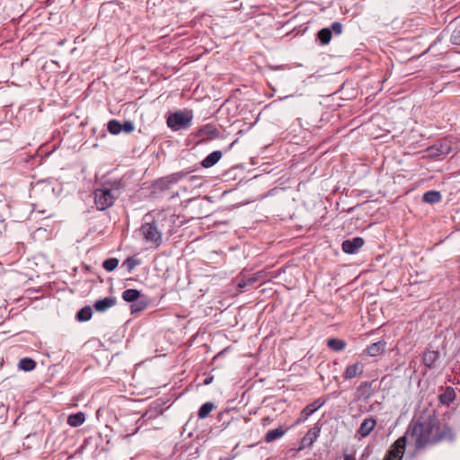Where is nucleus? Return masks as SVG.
Here are the masks:
<instances>
[{"label": "nucleus", "mask_w": 460, "mask_h": 460, "mask_svg": "<svg viewBox=\"0 0 460 460\" xmlns=\"http://www.w3.org/2000/svg\"><path fill=\"white\" fill-rule=\"evenodd\" d=\"M408 438L414 441L417 449H420L444 439L453 440L454 435L451 428L440 426L434 414L420 415L416 420H411L405 434L391 445L383 460H402Z\"/></svg>", "instance_id": "f257e3e1"}, {"label": "nucleus", "mask_w": 460, "mask_h": 460, "mask_svg": "<svg viewBox=\"0 0 460 460\" xmlns=\"http://www.w3.org/2000/svg\"><path fill=\"white\" fill-rule=\"evenodd\" d=\"M172 223H174L173 215L167 216L160 213L153 222L142 225L141 232L146 242L154 243L158 247L162 243V233L165 230L166 225L169 227L168 233L172 234V230L170 229Z\"/></svg>", "instance_id": "f03ea898"}, {"label": "nucleus", "mask_w": 460, "mask_h": 460, "mask_svg": "<svg viewBox=\"0 0 460 460\" xmlns=\"http://www.w3.org/2000/svg\"><path fill=\"white\" fill-rule=\"evenodd\" d=\"M94 203L100 211H104L111 208L115 200L120 195L119 183H104L101 188H97L94 192Z\"/></svg>", "instance_id": "7ed1b4c3"}, {"label": "nucleus", "mask_w": 460, "mask_h": 460, "mask_svg": "<svg viewBox=\"0 0 460 460\" xmlns=\"http://www.w3.org/2000/svg\"><path fill=\"white\" fill-rule=\"evenodd\" d=\"M193 111L191 110L177 111L170 113L166 124L173 131L188 129L191 126Z\"/></svg>", "instance_id": "20e7f679"}, {"label": "nucleus", "mask_w": 460, "mask_h": 460, "mask_svg": "<svg viewBox=\"0 0 460 460\" xmlns=\"http://www.w3.org/2000/svg\"><path fill=\"white\" fill-rule=\"evenodd\" d=\"M343 31V25L340 22H334L332 23L331 28H323L316 34V40L321 45H327L330 43L332 34L341 35Z\"/></svg>", "instance_id": "39448f33"}, {"label": "nucleus", "mask_w": 460, "mask_h": 460, "mask_svg": "<svg viewBox=\"0 0 460 460\" xmlns=\"http://www.w3.org/2000/svg\"><path fill=\"white\" fill-rule=\"evenodd\" d=\"M364 239L357 236L352 239L344 240L341 243V249L345 253L355 254L364 245Z\"/></svg>", "instance_id": "423d86ee"}, {"label": "nucleus", "mask_w": 460, "mask_h": 460, "mask_svg": "<svg viewBox=\"0 0 460 460\" xmlns=\"http://www.w3.org/2000/svg\"><path fill=\"white\" fill-rule=\"evenodd\" d=\"M324 402V401L317 399L312 403L306 405L300 412V417L296 420L295 424L298 425L305 422L314 412L320 409Z\"/></svg>", "instance_id": "0eeeda50"}, {"label": "nucleus", "mask_w": 460, "mask_h": 460, "mask_svg": "<svg viewBox=\"0 0 460 460\" xmlns=\"http://www.w3.org/2000/svg\"><path fill=\"white\" fill-rule=\"evenodd\" d=\"M218 135L219 132L216 126L210 123L204 125L195 133V137H203V139H214Z\"/></svg>", "instance_id": "6e6552de"}, {"label": "nucleus", "mask_w": 460, "mask_h": 460, "mask_svg": "<svg viewBox=\"0 0 460 460\" xmlns=\"http://www.w3.org/2000/svg\"><path fill=\"white\" fill-rule=\"evenodd\" d=\"M374 381L371 382H362L357 387V398L358 400H363L365 402L368 401L373 395L372 385Z\"/></svg>", "instance_id": "1a4fd4ad"}, {"label": "nucleus", "mask_w": 460, "mask_h": 460, "mask_svg": "<svg viewBox=\"0 0 460 460\" xmlns=\"http://www.w3.org/2000/svg\"><path fill=\"white\" fill-rule=\"evenodd\" d=\"M321 426L317 422L314 426L310 429L307 433L302 438V447H311L320 435Z\"/></svg>", "instance_id": "9d476101"}, {"label": "nucleus", "mask_w": 460, "mask_h": 460, "mask_svg": "<svg viewBox=\"0 0 460 460\" xmlns=\"http://www.w3.org/2000/svg\"><path fill=\"white\" fill-rule=\"evenodd\" d=\"M259 280V273H253L252 275H241L237 279V288L243 292L247 288L252 286Z\"/></svg>", "instance_id": "9b49d317"}, {"label": "nucleus", "mask_w": 460, "mask_h": 460, "mask_svg": "<svg viewBox=\"0 0 460 460\" xmlns=\"http://www.w3.org/2000/svg\"><path fill=\"white\" fill-rule=\"evenodd\" d=\"M187 174L188 172H178L171 175H168L164 178L160 179L159 186L161 188L168 189L171 185L176 184L178 181H180Z\"/></svg>", "instance_id": "f8f14e48"}, {"label": "nucleus", "mask_w": 460, "mask_h": 460, "mask_svg": "<svg viewBox=\"0 0 460 460\" xmlns=\"http://www.w3.org/2000/svg\"><path fill=\"white\" fill-rule=\"evenodd\" d=\"M117 304V298L115 296H108L102 299L96 300L93 304V308L96 312L103 313L109 308L114 306Z\"/></svg>", "instance_id": "ddd939ff"}, {"label": "nucleus", "mask_w": 460, "mask_h": 460, "mask_svg": "<svg viewBox=\"0 0 460 460\" xmlns=\"http://www.w3.org/2000/svg\"><path fill=\"white\" fill-rule=\"evenodd\" d=\"M364 364L360 361L349 365L343 373L344 379H352L360 376L364 371Z\"/></svg>", "instance_id": "4468645a"}, {"label": "nucleus", "mask_w": 460, "mask_h": 460, "mask_svg": "<svg viewBox=\"0 0 460 460\" xmlns=\"http://www.w3.org/2000/svg\"><path fill=\"white\" fill-rule=\"evenodd\" d=\"M386 348V341L384 340L378 341L367 346L365 349V353L369 357H376L382 354Z\"/></svg>", "instance_id": "2eb2a0df"}, {"label": "nucleus", "mask_w": 460, "mask_h": 460, "mask_svg": "<svg viewBox=\"0 0 460 460\" xmlns=\"http://www.w3.org/2000/svg\"><path fill=\"white\" fill-rule=\"evenodd\" d=\"M376 425V422L374 418H367L361 422L358 429V434L360 437L365 438L370 434V432L375 429Z\"/></svg>", "instance_id": "dca6fc26"}, {"label": "nucleus", "mask_w": 460, "mask_h": 460, "mask_svg": "<svg viewBox=\"0 0 460 460\" xmlns=\"http://www.w3.org/2000/svg\"><path fill=\"white\" fill-rule=\"evenodd\" d=\"M439 352L437 350H428L423 354L422 362L429 369L436 367V363L439 359Z\"/></svg>", "instance_id": "f3484780"}, {"label": "nucleus", "mask_w": 460, "mask_h": 460, "mask_svg": "<svg viewBox=\"0 0 460 460\" xmlns=\"http://www.w3.org/2000/svg\"><path fill=\"white\" fill-rule=\"evenodd\" d=\"M163 414V409L156 406L149 408L142 416L139 418L138 422L147 423L148 421L156 419Z\"/></svg>", "instance_id": "a211bd4d"}, {"label": "nucleus", "mask_w": 460, "mask_h": 460, "mask_svg": "<svg viewBox=\"0 0 460 460\" xmlns=\"http://www.w3.org/2000/svg\"><path fill=\"white\" fill-rule=\"evenodd\" d=\"M430 155L439 156L448 155L451 151V147L447 143H439L428 148Z\"/></svg>", "instance_id": "6ab92c4d"}, {"label": "nucleus", "mask_w": 460, "mask_h": 460, "mask_svg": "<svg viewBox=\"0 0 460 460\" xmlns=\"http://www.w3.org/2000/svg\"><path fill=\"white\" fill-rule=\"evenodd\" d=\"M222 157V152L219 150L213 151L207 155L200 163L204 168H210L214 166Z\"/></svg>", "instance_id": "aec40b11"}, {"label": "nucleus", "mask_w": 460, "mask_h": 460, "mask_svg": "<svg viewBox=\"0 0 460 460\" xmlns=\"http://www.w3.org/2000/svg\"><path fill=\"white\" fill-rule=\"evenodd\" d=\"M439 402L444 405H449L456 398L455 389L451 386H447L442 394L438 396Z\"/></svg>", "instance_id": "412c9836"}, {"label": "nucleus", "mask_w": 460, "mask_h": 460, "mask_svg": "<svg viewBox=\"0 0 460 460\" xmlns=\"http://www.w3.org/2000/svg\"><path fill=\"white\" fill-rule=\"evenodd\" d=\"M442 199V195L438 190H429L422 196V200L428 204H437Z\"/></svg>", "instance_id": "4be33fe9"}, {"label": "nucleus", "mask_w": 460, "mask_h": 460, "mask_svg": "<svg viewBox=\"0 0 460 460\" xmlns=\"http://www.w3.org/2000/svg\"><path fill=\"white\" fill-rule=\"evenodd\" d=\"M346 341L341 339L331 338L327 340L328 348L336 352L342 351L346 348Z\"/></svg>", "instance_id": "5701e85b"}, {"label": "nucleus", "mask_w": 460, "mask_h": 460, "mask_svg": "<svg viewBox=\"0 0 460 460\" xmlns=\"http://www.w3.org/2000/svg\"><path fill=\"white\" fill-rule=\"evenodd\" d=\"M85 420V415L84 412L79 411L74 414H70L67 418V424L71 427H79Z\"/></svg>", "instance_id": "b1692460"}, {"label": "nucleus", "mask_w": 460, "mask_h": 460, "mask_svg": "<svg viewBox=\"0 0 460 460\" xmlns=\"http://www.w3.org/2000/svg\"><path fill=\"white\" fill-rule=\"evenodd\" d=\"M121 296H122L123 300H125L126 302H129V303L133 304L138 298H140L141 292L137 289L129 288V289H126L125 291H123Z\"/></svg>", "instance_id": "393cba45"}, {"label": "nucleus", "mask_w": 460, "mask_h": 460, "mask_svg": "<svg viewBox=\"0 0 460 460\" xmlns=\"http://www.w3.org/2000/svg\"><path fill=\"white\" fill-rule=\"evenodd\" d=\"M286 430L282 429V427H279L274 429L269 430L265 435V441L267 443H270L276 439L280 438L284 436Z\"/></svg>", "instance_id": "a878e982"}, {"label": "nucleus", "mask_w": 460, "mask_h": 460, "mask_svg": "<svg viewBox=\"0 0 460 460\" xmlns=\"http://www.w3.org/2000/svg\"><path fill=\"white\" fill-rule=\"evenodd\" d=\"M92 307L89 305H85L76 313L75 319L79 322H86L92 318Z\"/></svg>", "instance_id": "bb28decb"}, {"label": "nucleus", "mask_w": 460, "mask_h": 460, "mask_svg": "<svg viewBox=\"0 0 460 460\" xmlns=\"http://www.w3.org/2000/svg\"><path fill=\"white\" fill-rule=\"evenodd\" d=\"M18 367L21 370L25 372H29L33 370L36 367V362L31 358H23L20 359L18 363Z\"/></svg>", "instance_id": "cd10ccee"}, {"label": "nucleus", "mask_w": 460, "mask_h": 460, "mask_svg": "<svg viewBox=\"0 0 460 460\" xmlns=\"http://www.w3.org/2000/svg\"><path fill=\"white\" fill-rule=\"evenodd\" d=\"M214 408L215 404L212 402H207L203 403L198 411V417L199 419L207 418Z\"/></svg>", "instance_id": "c85d7f7f"}, {"label": "nucleus", "mask_w": 460, "mask_h": 460, "mask_svg": "<svg viewBox=\"0 0 460 460\" xmlns=\"http://www.w3.org/2000/svg\"><path fill=\"white\" fill-rule=\"evenodd\" d=\"M450 41L454 45L460 46V17L459 20L455 23L454 30L451 33Z\"/></svg>", "instance_id": "c756f323"}, {"label": "nucleus", "mask_w": 460, "mask_h": 460, "mask_svg": "<svg viewBox=\"0 0 460 460\" xmlns=\"http://www.w3.org/2000/svg\"><path fill=\"white\" fill-rule=\"evenodd\" d=\"M108 131L112 135H118L121 132V123L117 119H111L107 125Z\"/></svg>", "instance_id": "7c9ffc66"}, {"label": "nucleus", "mask_w": 460, "mask_h": 460, "mask_svg": "<svg viewBox=\"0 0 460 460\" xmlns=\"http://www.w3.org/2000/svg\"><path fill=\"white\" fill-rule=\"evenodd\" d=\"M139 264V260L135 257H128L123 261L122 267H125L128 272L130 273Z\"/></svg>", "instance_id": "2f4dec72"}, {"label": "nucleus", "mask_w": 460, "mask_h": 460, "mask_svg": "<svg viewBox=\"0 0 460 460\" xmlns=\"http://www.w3.org/2000/svg\"><path fill=\"white\" fill-rule=\"evenodd\" d=\"M118 264L119 260L117 258H109L102 262V267L106 271L111 272L118 267Z\"/></svg>", "instance_id": "473e14b6"}, {"label": "nucleus", "mask_w": 460, "mask_h": 460, "mask_svg": "<svg viewBox=\"0 0 460 460\" xmlns=\"http://www.w3.org/2000/svg\"><path fill=\"white\" fill-rule=\"evenodd\" d=\"M147 306L146 302L140 300L139 298L130 305L132 314H137L145 310Z\"/></svg>", "instance_id": "72a5a7b5"}, {"label": "nucleus", "mask_w": 460, "mask_h": 460, "mask_svg": "<svg viewBox=\"0 0 460 460\" xmlns=\"http://www.w3.org/2000/svg\"><path fill=\"white\" fill-rule=\"evenodd\" d=\"M135 129V125L130 120H125L121 123V132L131 133Z\"/></svg>", "instance_id": "f704fd0d"}, {"label": "nucleus", "mask_w": 460, "mask_h": 460, "mask_svg": "<svg viewBox=\"0 0 460 460\" xmlns=\"http://www.w3.org/2000/svg\"><path fill=\"white\" fill-rule=\"evenodd\" d=\"M212 380H213V377H208V378H206V379L203 381V384H204V385H209V384L212 382Z\"/></svg>", "instance_id": "c9c22d12"}, {"label": "nucleus", "mask_w": 460, "mask_h": 460, "mask_svg": "<svg viewBox=\"0 0 460 460\" xmlns=\"http://www.w3.org/2000/svg\"><path fill=\"white\" fill-rule=\"evenodd\" d=\"M197 180H199V179L198 177H196V176L190 177V181H197Z\"/></svg>", "instance_id": "e433bc0d"}, {"label": "nucleus", "mask_w": 460, "mask_h": 460, "mask_svg": "<svg viewBox=\"0 0 460 460\" xmlns=\"http://www.w3.org/2000/svg\"><path fill=\"white\" fill-rule=\"evenodd\" d=\"M344 460H354V459L349 456H346Z\"/></svg>", "instance_id": "4c0bfd02"}, {"label": "nucleus", "mask_w": 460, "mask_h": 460, "mask_svg": "<svg viewBox=\"0 0 460 460\" xmlns=\"http://www.w3.org/2000/svg\"><path fill=\"white\" fill-rule=\"evenodd\" d=\"M234 142L231 143L228 148H231L234 146Z\"/></svg>", "instance_id": "58836bf2"}]
</instances>
